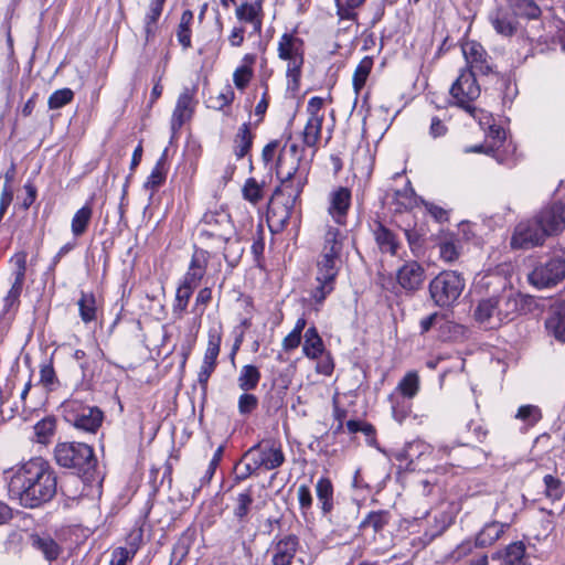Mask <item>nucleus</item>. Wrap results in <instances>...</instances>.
Returning a JSON list of instances; mask_svg holds the SVG:
<instances>
[{"label": "nucleus", "mask_w": 565, "mask_h": 565, "mask_svg": "<svg viewBox=\"0 0 565 565\" xmlns=\"http://www.w3.org/2000/svg\"><path fill=\"white\" fill-rule=\"evenodd\" d=\"M405 236L412 253L418 254L423 249L425 243L424 230L422 227L407 228L405 230Z\"/></svg>", "instance_id": "58"}, {"label": "nucleus", "mask_w": 565, "mask_h": 565, "mask_svg": "<svg viewBox=\"0 0 565 565\" xmlns=\"http://www.w3.org/2000/svg\"><path fill=\"white\" fill-rule=\"evenodd\" d=\"M242 461H253L258 470H275L286 461L281 445L274 440H263L252 446L242 456Z\"/></svg>", "instance_id": "7"}, {"label": "nucleus", "mask_w": 565, "mask_h": 565, "mask_svg": "<svg viewBox=\"0 0 565 565\" xmlns=\"http://www.w3.org/2000/svg\"><path fill=\"white\" fill-rule=\"evenodd\" d=\"M234 97H235V94H234L233 88L230 85H226L218 93L217 96H211L206 100V104H207L209 108H212V109H215V110H221L225 106H228L230 104H232V102L234 100Z\"/></svg>", "instance_id": "54"}, {"label": "nucleus", "mask_w": 565, "mask_h": 565, "mask_svg": "<svg viewBox=\"0 0 565 565\" xmlns=\"http://www.w3.org/2000/svg\"><path fill=\"white\" fill-rule=\"evenodd\" d=\"M258 407V398L248 392L239 395L237 402L238 413L242 416L250 415Z\"/></svg>", "instance_id": "61"}, {"label": "nucleus", "mask_w": 565, "mask_h": 565, "mask_svg": "<svg viewBox=\"0 0 565 565\" xmlns=\"http://www.w3.org/2000/svg\"><path fill=\"white\" fill-rule=\"evenodd\" d=\"M276 174L281 183L273 194H280L281 199L297 204L303 186L307 183V169L295 164H288L285 153L279 154Z\"/></svg>", "instance_id": "5"}, {"label": "nucleus", "mask_w": 565, "mask_h": 565, "mask_svg": "<svg viewBox=\"0 0 565 565\" xmlns=\"http://www.w3.org/2000/svg\"><path fill=\"white\" fill-rule=\"evenodd\" d=\"M339 263V258L320 255L317 262L316 280H331L335 282L340 269Z\"/></svg>", "instance_id": "34"}, {"label": "nucleus", "mask_w": 565, "mask_h": 565, "mask_svg": "<svg viewBox=\"0 0 565 565\" xmlns=\"http://www.w3.org/2000/svg\"><path fill=\"white\" fill-rule=\"evenodd\" d=\"M345 425L350 434L363 433L366 437L370 438H374L375 436V428L370 423L358 419H350Z\"/></svg>", "instance_id": "64"}, {"label": "nucleus", "mask_w": 565, "mask_h": 565, "mask_svg": "<svg viewBox=\"0 0 565 565\" xmlns=\"http://www.w3.org/2000/svg\"><path fill=\"white\" fill-rule=\"evenodd\" d=\"M74 98V92L71 88H61L53 92L47 100L50 109H60L70 104Z\"/></svg>", "instance_id": "57"}, {"label": "nucleus", "mask_w": 565, "mask_h": 565, "mask_svg": "<svg viewBox=\"0 0 565 565\" xmlns=\"http://www.w3.org/2000/svg\"><path fill=\"white\" fill-rule=\"evenodd\" d=\"M565 278V258L552 257L534 267L529 274V281L539 289L551 288Z\"/></svg>", "instance_id": "9"}, {"label": "nucleus", "mask_w": 565, "mask_h": 565, "mask_svg": "<svg viewBox=\"0 0 565 565\" xmlns=\"http://www.w3.org/2000/svg\"><path fill=\"white\" fill-rule=\"evenodd\" d=\"M509 9L514 17L526 19H537L541 15V9L533 0H505Z\"/></svg>", "instance_id": "38"}, {"label": "nucleus", "mask_w": 565, "mask_h": 565, "mask_svg": "<svg viewBox=\"0 0 565 565\" xmlns=\"http://www.w3.org/2000/svg\"><path fill=\"white\" fill-rule=\"evenodd\" d=\"M509 526V523L498 521L484 524L476 536V545L480 548L493 545Z\"/></svg>", "instance_id": "28"}, {"label": "nucleus", "mask_w": 565, "mask_h": 565, "mask_svg": "<svg viewBox=\"0 0 565 565\" xmlns=\"http://www.w3.org/2000/svg\"><path fill=\"white\" fill-rule=\"evenodd\" d=\"M295 215L298 218L296 204L281 199L280 194L271 195L267 210V220L271 230H284Z\"/></svg>", "instance_id": "13"}, {"label": "nucleus", "mask_w": 565, "mask_h": 565, "mask_svg": "<svg viewBox=\"0 0 565 565\" xmlns=\"http://www.w3.org/2000/svg\"><path fill=\"white\" fill-rule=\"evenodd\" d=\"M96 486V481H85L78 475H71L62 480L60 490L62 495L70 501H76L83 495H87V487Z\"/></svg>", "instance_id": "24"}, {"label": "nucleus", "mask_w": 565, "mask_h": 565, "mask_svg": "<svg viewBox=\"0 0 565 565\" xmlns=\"http://www.w3.org/2000/svg\"><path fill=\"white\" fill-rule=\"evenodd\" d=\"M167 149L162 152L160 158L157 160L151 173L147 178L143 188L150 190L152 193L156 192L167 179Z\"/></svg>", "instance_id": "33"}, {"label": "nucleus", "mask_w": 565, "mask_h": 565, "mask_svg": "<svg viewBox=\"0 0 565 565\" xmlns=\"http://www.w3.org/2000/svg\"><path fill=\"white\" fill-rule=\"evenodd\" d=\"M302 352L310 360H317L324 352L323 340L315 326L308 328L305 332Z\"/></svg>", "instance_id": "32"}, {"label": "nucleus", "mask_w": 565, "mask_h": 565, "mask_svg": "<svg viewBox=\"0 0 565 565\" xmlns=\"http://www.w3.org/2000/svg\"><path fill=\"white\" fill-rule=\"evenodd\" d=\"M372 67L373 58L371 56H364L358 64L352 78L353 88L356 93L364 87Z\"/></svg>", "instance_id": "48"}, {"label": "nucleus", "mask_w": 565, "mask_h": 565, "mask_svg": "<svg viewBox=\"0 0 565 565\" xmlns=\"http://www.w3.org/2000/svg\"><path fill=\"white\" fill-rule=\"evenodd\" d=\"M419 391V376L416 372H407L398 382L393 394H401L404 397L413 399Z\"/></svg>", "instance_id": "43"}, {"label": "nucleus", "mask_w": 565, "mask_h": 565, "mask_svg": "<svg viewBox=\"0 0 565 565\" xmlns=\"http://www.w3.org/2000/svg\"><path fill=\"white\" fill-rule=\"evenodd\" d=\"M8 489L21 507L36 509L57 493V473L49 461L35 457L13 469Z\"/></svg>", "instance_id": "1"}, {"label": "nucleus", "mask_w": 565, "mask_h": 565, "mask_svg": "<svg viewBox=\"0 0 565 565\" xmlns=\"http://www.w3.org/2000/svg\"><path fill=\"white\" fill-rule=\"evenodd\" d=\"M193 19V12L189 9L184 10L181 14L180 23L178 25L177 39L184 50L191 47V24Z\"/></svg>", "instance_id": "45"}, {"label": "nucleus", "mask_w": 565, "mask_h": 565, "mask_svg": "<svg viewBox=\"0 0 565 565\" xmlns=\"http://www.w3.org/2000/svg\"><path fill=\"white\" fill-rule=\"evenodd\" d=\"M299 547V539L295 534L276 537L271 545V565H291Z\"/></svg>", "instance_id": "15"}, {"label": "nucleus", "mask_w": 565, "mask_h": 565, "mask_svg": "<svg viewBox=\"0 0 565 565\" xmlns=\"http://www.w3.org/2000/svg\"><path fill=\"white\" fill-rule=\"evenodd\" d=\"M515 418L529 426H534L542 419V412L536 405H522L519 407Z\"/></svg>", "instance_id": "56"}, {"label": "nucleus", "mask_w": 565, "mask_h": 565, "mask_svg": "<svg viewBox=\"0 0 565 565\" xmlns=\"http://www.w3.org/2000/svg\"><path fill=\"white\" fill-rule=\"evenodd\" d=\"M534 217L547 237L556 236L565 230V204L556 201L543 206Z\"/></svg>", "instance_id": "11"}, {"label": "nucleus", "mask_w": 565, "mask_h": 565, "mask_svg": "<svg viewBox=\"0 0 565 565\" xmlns=\"http://www.w3.org/2000/svg\"><path fill=\"white\" fill-rule=\"evenodd\" d=\"M545 329L550 335L565 343V301L555 303L545 320Z\"/></svg>", "instance_id": "23"}, {"label": "nucleus", "mask_w": 565, "mask_h": 565, "mask_svg": "<svg viewBox=\"0 0 565 565\" xmlns=\"http://www.w3.org/2000/svg\"><path fill=\"white\" fill-rule=\"evenodd\" d=\"M30 540L32 547L41 552L49 562L56 561L62 553V547L49 534H32Z\"/></svg>", "instance_id": "27"}, {"label": "nucleus", "mask_w": 565, "mask_h": 565, "mask_svg": "<svg viewBox=\"0 0 565 565\" xmlns=\"http://www.w3.org/2000/svg\"><path fill=\"white\" fill-rule=\"evenodd\" d=\"M14 265L12 275L14 280L7 296L3 298V311L7 313L20 303V296L23 289L26 273V254L24 252L17 253L11 257Z\"/></svg>", "instance_id": "12"}, {"label": "nucleus", "mask_w": 565, "mask_h": 565, "mask_svg": "<svg viewBox=\"0 0 565 565\" xmlns=\"http://www.w3.org/2000/svg\"><path fill=\"white\" fill-rule=\"evenodd\" d=\"M462 53L470 66L468 71H475L478 75H489L493 72L491 58L480 43L476 41L467 42L462 46Z\"/></svg>", "instance_id": "16"}, {"label": "nucleus", "mask_w": 565, "mask_h": 565, "mask_svg": "<svg viewBox=\"0 0 565 565\" xmlns=\"http://www.w3.org/2000/svg\"><path fill=\"white\" fill-rule=\"evenodd\" d=\"M516 17L508 13L504 9L498 8L490 14V22L497 33L503 36H511L518 28Z\"/></svg>", "instance_id": "30"}, {"label": "nucleus", "mask_w": 565, "mask_h": 565, "mask_svg": "<svg viewBox=\"0 0 565 565\" xmlns=\"http://www.w3.org/2000/svg\"><path fill=\"white\" fill-rule=\"evenodd\" d=\"M54 460L61 468L78 475L85 481H96L99 488L103 481L98 471V461L94 448L86 443L62 441L54 447Z\"/></svg>", "instance_id": "2"}, {"label": "nucleus", "mask_w": 565, "mask_h": 565, "mask_svg": "<svg viewBox=\"0 0 565 565\" xmlns=\"http://www.w3.org/2000/svg\"><path fill=\"white\" fill-rule=\"evenodd\" d=\"M221 342V332L216 329H211L209 332L207 348L203 358L204 362H211L212 364L216 365V360L220 354Z\"/></svg>", "instance_id": "52"}, {"label": "nucleus", "mask_w": 565, "mask_h": 565, "mask_svg": "<svg viewBox=\"0 0 565 565\" xmlns=\"http://www.w3.org/2000/svg\"><path fill=\"white\" fill-rule=\"evenodd\" d=\"M466 280L457 270H443L428 284L429 298L441 309L452 307L461 296Z\"/></svg>", "instance_id": "3"}, {"label": "nucleus", "mask_w": 565, "mask_h": 565, "mask_svg": "<svg viewBox=\"0 0 565 565\" xmlns=\"http://www.w3.org/2000/svg\"><path fill=\"white\" fill-rule=\"evenodd\" d=\"M498 307L493 296L481 299L475 310L473 317L478 323L487 329H498L501 324V318L497 313Z\"/></svg>", "instance_id": "19"}, {"label": "nucleus", "mask_w": 565, "mask_h": 565, "mask_svg": "<svg viewBox=\"0 0 565 565\" xmlns=\"http://www.w3.org/2000/svg\"><path fill=\"white\" fill-rule=\"evenodd\" d=\"M193 115L192 94L185 88L178 97L172 117L171 130L175 134Z\"/></svg>", "instance_id": "22"}, {"label": "nucleus", "mask_w": 565, "mask_h": 565, "mask_svg": "<svg viewBox=\"0 0 565 565\" xmlns=\"http://www.w3.org/2000/svg\"><path fill=\"white\" fill-rule=\"evenodd\" d=\"M297 498L299 503V509L303 518L311 512L313 498L310 491V488L307 484H300L297 489Z\"/></svg>", "instance_id": "59"}, {"label": "nucleus", "mask_w": 565, "mask_h": 565, "mask_svg": "<svg viewBox=\"0 0 565 565\" xmlns=\"http://www.w3.org/2000/svg\"><path fill=\"white\" fill-rule=\"evenodd\" d=\"M61 408L66 423L86 433H96L104 420V413L99 407L88 406L74 395L65 399Z\"/></svg>", "instance_id": "4"}, {"label": "nucleus", "mask_w": 565, "mask_h": 565, "mask_svg": "<svg viewBox=\"0 0 565 565\" xmlns=\"http://www.w3.org/2000/svg\"><path fill=\"white\" fill-rule=\"evenodd\" d=\"M39 383L49 392L55 391L60 386L52 361L41 364Z\"/></svg>", "instance_id": "51"}, {"label": "nucleus", "mask_w": 565, "mask_h": 565, "mask_svg": "<svg viewBox=\"0 0 565 565\" xmlns=\"http://www.w3.org/2000/svg\"><path fill=\"white\" fill-rule=\"evenodd\" d=\"M503 565H527L526 547L523 542H513L505 547Z\"/></svg>", "instance_id": "42"}, {"label": "nucleus", "mask_w": 565, "mask_h": 565, "mask_svg": "<svg viewBox=\"0 0 565 565\" xmlns=\"http://www.w3.org/2000/svg\"><path fill=\"white\" fill-rule=\"evenodd\" d=\"M316 495L322 515L330 516L334 509V488L329 478L321 477L318 479L316 483Z\"/></svg>", "instance_id": "25"}, {"label": "nucleus", "mask_w": 565, "mask_h": 565, "mask_svg": "<svg viewBox=\"0 0 565 565\" xmlns=\"http://www.w3.org/2000/svg\"><path fill=\"white\" fill-rule=\"evenodd\" d=\"M488 436V429L482 423L476 420L467 422L458 436V444L468 447L473 443H483Z\"/></svg>", "instance_id": "29"}, {"label": "nucleus", "mask_w": 565, "mask_h": 565, "mask_svg": "<svg viewBox=\"0 0 565 565\" xmlns=\"http://www.w3.org/2000/svg\"><path fill=\"white\" fill-rule=\"evenodd\" d=\"M253 77V68L248 65L238 66L233 74V82L237 89H245Z\"/></svg>", "instance_id": "62"}, {"label": "nucleus", "mask_w": 565, "mask_h": 565, "mask_svg": "<svg viewBox=\"0 0 565 565\" xmlns=\"http://www.w3.org/2000/svg\"><path fill=\"white\" fill-rule=\"evenodd\" d=\"M77 305L79 317L83 322L89 323L97 319L96 298L93 294L82 292Z\"/></svg>", "instance_id": "44"}, {"label": "nucleus", "mask_w": 565, "mask_h": 565, "mask_svg": "<svg viewBox=\"0 0 565 565\" xmlns=\"http://www.w3.org/2000/svg\"><path fill=\"white\" fill-rule=\"evenodd\" d=\"M260 372L257 366L246 364L242 366L237 377V385L243 392H249L257 387L260 381Z\"/></svg>", "instance_id": "41"}, {"label": "nucleus", "mask_w": 565, "mask_h": 565, "mask_svg": "<svg viewBox=\"0 0 565 565\" xmlns=\"http://www.w3.org/2000/svg\"><path fill=\"white\" fill-rule=\"evenodd\" d=\"M390 519H391V514L388 511H385V510L371 511L360 522L359 530L366 531L367 529H372L374 533H379L388 524Z\"/></svg>", "instance_id": "39"}, {"label": "nucleus", "mask_w": 565, "mask_h": 565, "mask_svg": "<svg viewBox=\"0 0 565 565\" xmlns=\"http://www.w3.org/2000/svg\"><path fill=\"white\" fill-rule=\"evenodd\" d=\"M195 530L188 527L173 544L169 565H181L195 542Z\"/></svg>", "instance_id": "26"}, {"label": "nucleus", "mask_w": 565, "mask_h": 565, "mask_svg": "<svg viewBox=\"0 0 565 565\" xmlns=\"http://www.w3.org/2000/svg\"><path fill=\"white\" fill-rule=\"evenodd\" d=\"M345 235L338 228L329 226L323 237V246L320 255H328L340 259Z\"/></svg>", "instance_id": "31"}, {"label": "nucleus", "mask_w": 565, "mask_h": 565, "mask_svg": "<svg viewBox=\"0 0 565 565\" xmlns=\"http://www.w3.org/2000/svg\"><path fill=\"white\" fill-rule=\"evenodd\" d=\"M371 231L375 244L382 254H388L391 256L397 255L401 242L392 230L386 227L382 222L375 221Z\"/></svg>", "instance_id": "18"}, {"label": "nucleus", "mask_w": 565, "mask_h": 565, "mask_svg": "<svg viewBox=\"0 0 565 565\" xmlns=\"http://www.w3.org/2000/svg\"><path fill=\"white\" fill-rule=\"evenodd\" d=\"M426 278L425 268L416 260L405 262L396 271L398 286L407 294L419 291Z\"/></svg>", "instance_id": "14"}, {"label": "nucleus", "mask_w": 565, "mask_h": 565, "mask_svg": "<svg viewBox=\"0 0 565 565\" xmlns=\"http://www.w3.org/2000/svg\"><path fill=\"white\" fill-rule=\"evenodd\" d=\"M243 198L252 204H257L263 200V185L254 178H248L242 189Z\"/></svg>", "instance_id": "55"}, {"label": "nucleus", "mask_w": 565, "mask_h": 565, "mask_svg": "<svg viewBox=\"0 0 565 565\" xmlns=\"http://www.w3.org/2000/svg\"><path fill=\"white\" fill-rule=\"evenodd\" d=\"M254 135L250 132L249 122H244L234 137V154L237 160L243 159L252 149Z\"/></svg>", "instance_id": "35"}, {"label": "nucleus", "mask_w": 565, "mask_h": 565, "mask_svg": "<svg viewBox=\"0 0 565 565\" xmlns=\"http://www.w3.org/2000/svg\"><path fill=\"white\" fill-rule=\"evenodd\" d=\"M305 61H296L288 63L286 75L288 78V87L291 90H298L300 86L301 70Z\"/></svg>", "instance_id": "60"}, {"label": "nucleus", "mask_w": 565, "mask_h": 565, "mask_svg": "<svg viewBox=\"0 0 565 565\" xmlns=\"http://www.w3.org/2000/svg\"><path fill=\"white\" fill-rule=\"evenodd\" d=\"M493 297L498 307L497 313L501 318V324L513 320L522 308V299L511 289L504 290Z\"/></svg>", "instance_id": "20"}, {"label": "nucleus", "mask_w": 565, "mask_h": 565, "mask_svg": "<svg viewBox=\"0 0 565 565\" xmlns=\"http://www.w3.org/2000/svg\"><path fill=\"white\" fill-rule=\"evenodd\" d=\"M56 428V420L54 417H45L34 425V434L36 441L40 444H47L50 438L54 435Z\"/></svg>", "instance_id": "50"}, {"label": "nucleus", "mask_w": 565, "mask_h": 565, "mask_svg": "<svg viewBox=\"0 0 565 565\" xmlns=\"http://www.w3.org/2000/svg\"><path fill=\"white\" fill-rule=\"evenodd\" d=\"M225 244V248L223 252V257L230 268H234L238 265L239 259L244 253V248L241 246L238 239H233L228 242H223Z\"/></svg>", "instance_id": "53"}, {"label": "nucleus", "mask_w": 565, "mask_h": 565, "mask_svg": "<svg viewBox=\"0 0 565 565\" xmlns=\"http://www.w3.org/2000/svg\"><path fill=\"white\" fill-rule=\"evenodd\" d=\"M318 286L312 290L311 297L315 302L321 305L324 299L334 290V281L317 280Z\"/></svg>", "instance_id": "63"}, {"label": "nucleus", "mask_w": 565, "mask_h": 565, "mask_svg": "<svg viewBox=\"0 0 565 565\" xmlns=\"http://www.w3.org/2000/svg\"><path fill=\"white\" fill-rule=\"evenodd\" d=\"M235 234L231 214L224 209L207 211L200 221V237L228 242Z\"/></svg>", "instance_id": "6"}, {"label": "nucleus", "mask_w": 565, "mask_h": 565, "mask_svg": "<svg viewBox=\"0 0 565 565\" xmlns=\"http://www.w3.org/2000/svg\"><path fill=\"white\" fill-rule=\"evenodd\" d=\"M388 403L391 405V412L393 418L398 423L403 424L404 420L411 415L413 403L411 398L404 397L401 394L388 395Z\"/></svg>", "instance_id": "36"}, {"label": "nucleus", "mask_w": 565, "mask_h": 565, "mask_svg": "<svg viewBox=\"0 0 565 565\" xmlns=\"http://www.w3.org/2000/svg\"><path fill=\"white\" fill-rule=\"evenodd\" d=\"M543 483L544 494L547 499L555 502L563 498L565 493V484L559 478L553 475H545L543 477Z\"/></svg>", "instance_id": "47"}, {"label": "nucleus", "mask_w": 565, "mask_h": 565, "mask_svg": "<svg viewBox=\"0 0 565 565\" xmlns=\"http://www.w3.org/2000/svg\"><path fill=\"white\" fill-rule=\"evenodd\" d=\"M194 289L179 285L175 292V299L172 307V313L175 318L180 319L182 318L183 313L185 312L189 301L192 297Z\"/></svg>", "instance_id": "49"}, {"label": "nucleus", "mask_w": 565, "mask_h": 565, "mask_svg": "<svg viewBox=\"0 0 565 565\" xmlns=\"http://www.w3.org/2000/svg\"><path fill=\"white\" fill-rule=\"evenodd\" d=\"M477 75L475 71L462 70L450 87V95L456 99V104L472 116H475L477 109L471 105V102L480 96Z\"/></svg>", "instance_id": "8"}, {"label": "nucleus", "mask_w": 565, "mask_h": 565, "mask_svg": "<svg viewBox=\"0 0 565 565\" xmlns=\"http://www.w3.org/2000/svg\"><path fill=\"white\" fill-rule=\"evenodd\" d=\"M254 502L253 499V487H248L244 491L239 492L235 498V505L233 509V515L235 519L245 523L248 520V514L252 509V504Z\"/></svg>", "instance_id": "37"}, {"label": "nucleus", "mask_w": 565, "mask_h": 565, "mask_svg": "<svg viewBox=\"0 0 565 565\" xmlns=\"http://www.w3.org/2000/svg\"><path fill=\"white\" fill-rule=\"evenodd\" d=\"M305 42L295 33H284L278 41V57L288 63L305 61Z\"/></svg>", "instance_id": "17"}, {"label": "nucleus", "mask_w": 565, "mask_h": 565, "mask_svg": "<svg viewBox=\"0 0 565 565\" xmlns=\"http://www.w3.org/2000/svg\"><path fill=\"white\" fill-rule=\"evenodd\" d=\"M92 215H93V210L88 204L81 207L74 214V216L72 218V224H71L72 233L74 236H76V237L82 236L86 232L88 224L90 222Z\"/></svg>", "instance_id": "46"}, {"label": "nucleus", "mask_w": 565, "mask_h": 565, "mask_svg": "<svg viewBox=\"0 0 565 565\" xmlns=\"http://www.w3.org/2000/svg\"><path fill=\"white\" fill-rule=\"evenodd\" d=\"M546 238L547 235L533 216L515 226L510 244L513 249H531L542 246Z\"/></svg>", "instance_id": "10"}, {"label": "nucleus", "mask_w": 565, "mask_h": 565, "mask_svg": "<svg viewBox=\"0 0 565 565\" xmlns=\"http://www.w3.org/2000/svg\"><path fill=\"white\" fill-rule=\"evenodd\" d=\"M324 117H308L306 126L302 131V141L305 146L315 148L320 138Z\"/></svg>", "instance_id": "40"}, {"label": "nucleus", "mask_w": 565, "mask_h": 565, "mask_svg": "<svg viewBox=\"0 0 565 565\" xmlns=\"http://www.w3.org/2000/svg\"><path fill=\"white\" fill-rule=\"evenodd\" d=\"M351 204V191L340 186L330 194L329 213L340 225L345 223L348 210Z\"/></svg>", "instance_id": "21"}]
</instances>
